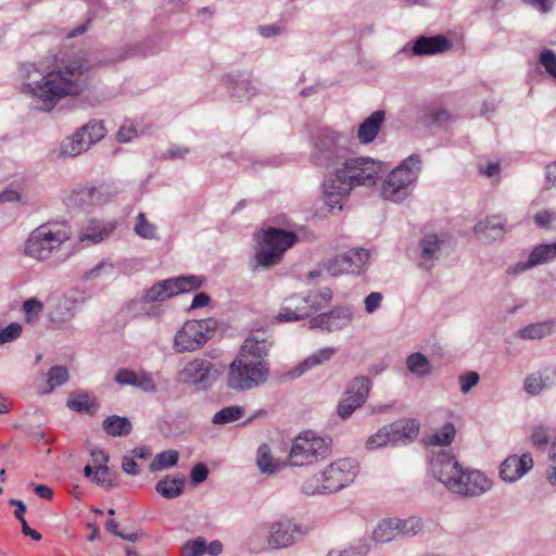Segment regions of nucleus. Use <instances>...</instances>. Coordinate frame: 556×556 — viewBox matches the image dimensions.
I'll return each mask as SVG.
<instances>
[{
	"label": "nucleus",
	"instance_id": "f257e3e1",
	"mask_svg": "<svg viewBox=\"0 0 556 556\" xmlns=\"http://www.w3.org/2000/svg\"><path fill=\"white\" fill-rule=\"evenodd\" d=\"M90 70L89 62L80 58L68 60L56 71L24 64L21 68L23 90L33 97L35 110L50 112L62 98L79 94L87 88Z\"/></svg>",
	"mask_w": 556,
	"mask_h": 556
},
{
	"label": "nucleus",
	"instance_id": "f03ea898",
	"mask_svg": "<svg viewBox=\"0 0 556 556\" xmlns=\"http://www.w3.org/2000/svg\"><path fill=\"white\" fill-rule=\"evenodd\" d=\"M431 471L451 492L477 496L490 489L489 479L478 470H465L454 455L440 450L432 454Z\"/></svg>",
	"mask_w": 556,
	"mask_h": 556
},
{
	"label": "nucleus",
	"instance_id": "7ed1b4c3",
	"mask_svg": "<svg viewBox=\"0 0 556 556\" xmlns=\"http://www.w3.org/2000/svg\"><path fill=\"white\" fill-rule=\"evenodd\" d=\"M386 172L384 165L370 157H349L337 173L328 175L325 186L331 194H349L354 187L376 185Z\"/></svg>",
	"mask_w": 556,
	"mask_h": 556
},
{
	"label": "nucleus",
	"instance_id": "20e7f679",
	"mask_svg": "<svg viewBox=\"0 0 556 556\" xmlns=\"http://www.w3.org/2000/svg\"><path fill=\"white\" fill-rule=\"evenodd\" d=\"M314 146L315 163L328 170L329 175L337 173L350 155L348 137L328 128L317 130Z\"/></svg>",
	"mask_w": 556,
	"mask_h": 556
},
{
	"label": "nucleus",
	"instance_id": "39448f33",
	"mask_svg": "<svg viewBox=\"0 0 556 556\" xmlns=\"http://www.w3.org/2000/svg\"><path fill=\"white\" fill-rule=\"evenodd\" d=\"M269 376V364L266 359H248L244 354L238 355L229 365L227 387L241 392L264 384Z\"/></svg>",
	"mask_w": 556,
	"mask_h": 556
},
{
	"label": "nucleus",
	"instance_id": "423d86ee",
	"mask_svg": "<svg viewBox=\"0 0 556 556\" xmlns=\"http://www.w3.org/2000/svg\"><path fill=\"white\" fill-rule=\"evenodd\" d=\"M70 238L66 225H41L26 240L25 254L38 261L49 260Z\"/></svg>",
	"mask_w": 556,
	"mask_h": 556
},
{
	"label": "nucleus",
	"instance_id": "0eeeda50",
	"mask_svg": "<svg viewBox=\"0 0 556 556\" xmlns=\"http://www.w3.org/2000/svg\"><path fill=\"white\" fill-rule=\"evenodd\" d=\"M331 445V438H323L313 431H304L293 441L289 453V463L292 466H305L323 460L330 456Z\"/></svg>",
	"mask_w": 556,
	"mask_h": 556
},
{
	"label": "nucleus",
	"instance_id": "6e6552de",
	"mask_svg": "<svg viewBox=\"0 0 556 556\" xmlns=\"http://www.w3.org/2000/svg\"><path fill=\"white\" fill-rule=\"evenodd\" d=\"M298 241L293 231L281 228H268L262 230L260 243L264 245L256 251L255 261L257 265L269 268L281 261L283 253Z\"/></svg>",
	"mask_w": 556,
	"mask_h": 556
},
{
	"label": "nucleus",
	"instance_id": "1a4fd4ad",
	"mask_svg": "<svg viewBox=\"0 0 556 556\" xmlns=\"http://www.w3.org/2000/svg\"><path fill=\"white\" fill-rule=\"evenodd\" d=\"M417 155L412 154L389 173L381 188L386 200L401 202L414 190L416 179Z\"/></svg>",
	"mask_w": 556,
	"mask_h": 556
},
{
	"label": "nucleus",
	"instance_id": "9d476101",
	"mask_svg": "<svg viewBox=\"0 0 556 556\" xmlns=\"http://www.w3.org/2000/svg\"><path fill=\"white\" fill-rule=\"evenodd\" d=\"M218 321L215 318L188 320L174 337L173 348L177 353L192 352L202 348L216 331Z\"/></svg>",
	"mask_w": 556,
	"mask_h": 556
},
{
	"label": "nucleus",
	"instance_id": "9b49d317",
	"mask_svg": "<svg viewBox=\"0 0 556 556\" xmlns=\"http://www.w3.org/2000/svg\"><path fill=\"white\" fill-rule=\"evenodd\" d=\"M106 129L104 122L91 119L79 127L74 135L66 137L60 147V155L74 157L87 151L92 144L105 137Z\"/></svg>",
	"mask_w": 556,
	"mask_h": 556
},
{
	"label": "nucleus",
	"instance_id": "f8f14e48",
	"mask_svg": "<svg viewBox=\"0 0 556 556\" xmlns=\"http://www.w3.org/2000/svg\"><path fill=\"white\" fill-rule=\"evenodd\" d=\"M359 472L358 463L354 458H341L332 462L321 471V486L326 492L333 493L352 483Z\"/></svg>",
	"mask_w": 556,
	"mask_h": 556
},
{
	"label": "nucleus",
	"instance_id": "ddd939ff",
	"mask_svg": "<svg viewBox=\"0 0 556 556\" xmlns=\"http://www.w3.org/2000/svg\"><path fill=\"white\" fill-rule=\"evenodd\" d=\"M302 534L301 526L292 519H279L268 525L266 541L269 548L280 549L293 545Z\"/></svg>",
	"mask_w": 556,
	"mask_h": 556
},
{
	"label": "nucleus",
	"instance_id": "4468645a",
	"mask_svg": "<svg viewBox=\"0 0 556 556\" xmlns=\"http://www.w3.org/2000/svg\"><path fill=\"white\" fill-rule=\"evenodd\" d=\"M213 364L203 358H195L188 362L185 367L178 371V380L186 384L198 386L207 389L214 380L212 376Z\"/></svg>",
	"mask_w": 556,
	"mask_h": 556
},
{
	"label": "nucleus",
	"instance_id": "2eb2a0df",
	"mask_svg": "<svg viewBox=\"0 0 556 556\" xmlns=\"http://www.w3.org/2000/svg\"><path fill=\"white\" fill-rule=\"evenodd\" d=\"M532 467L533 459L529 453H525L521 456L511 455L502 463L500 476L504 481L514 482Z\"/></svg>",
	"mask_w": 556,
	"mask_h": 556
},
{
	"label": "nucleus",
	"instance_id": "dca6fc26",
	"mask_svg": "<svg viewBox=\"0 0 556 556\" xmlns=\"http://www.w3.org/2000/svg\"><path fill=\"white\" fill-rule=\"evenodd\" d=\"M391 446L412 444L417 438V424L413 418H401L387 425Z\"/></svg>",
	"mask_w": 556,
	"mask_h": 556
},
{
	"label": "nucleus",
	"instance_id": "f3484780",
	"mask_svg": "<svg viewBox=\"0 0 556 556\" xmlns=\"http://www.w3.org/2000/svg\"><path fill=\"white\" fill-rule=\"evenodd\" d=\"M452 250V238L446 235H430L422 240L421 257L425 261L439 260Z\"/></svg>",
	"mask_w": 556,
	"mask_h": 556
},
{
	"label": "nucleus",
	"instance_id": "a211bd4d",
	"mask_svg": "<svg viewBox=\"0 0 556 556\" xmlns=\"http://www.w3.org/2000/svg\"><path fill=\"white\" fill-rule=\"evenodd\" d=\"M384 111L377 110L364 119L357 130V139L361 143L368 144L377 138L384 122Z\"/></svg>",
	"mask_w": 556,
	"mask_h": 556
},
{
	"label": "nucleus",
	"instance_id": "6ab92c4d",
	"mask_svg": "<svg viewBox=\"0 0 556 556\" xmlns=\"http://www.w3.org/2000/svg\"><path fill=\"white\" fill-rule=\"evenodd\" d=\"M224 81L230 97L233 99H250L256 94V87L242 74L227 75Z\"/></svg>",
	"mask_w": 556,
	"mask_h": 556
},
{
	"label": "nucleus",
	"instance_id": "aec40b11",
	"mask_svg": "<svg viewBox=\"0 0 556 556\" xmlns=\"http://www.w3.org/2000/svg\"><path fill=\"white\" fill-rule=\"evenodd\" d=\"M556 258V242L551 244L536 245L530 253L526 263H518L515 273H521L534 266L544 264Z\"/></svg>",
	"mask_w": 556,
	"mask_h": 556
},
{
	"label": "nucleus",
	"instance_id": "412c9836",
	"mask_svg": "<svg viewBox=\"0 0 556 556\" xmlns=\"http://www.w3.org/2000/svg\"><path fill=\"white\" fill-rule=\"evenodd\" d=\"M105 201L104 194L96 187H81L72 191L67 204L78 207L100 205Z\"/></svg>",
	"mask_w": 556,
	"mask_h": 556
},
{
	"label": "nucleus",
	"instance_id": "4be33fe9",
	"mask_svg": "<svg viewBox=\"0 0 556 556\" xmlns=\"http://www.w3.org/2000/svg\"><path fill=\"white\" fill-rule=\"evenodd\" d=\"M369 261V251L363 248L351 249L337 255V263L345 264V274H361Z\"/></svg>",
	"mask_w": 556,
	"mask_h": 556
},
{
	"label": "nucleus",
	"instance_id": "5701e85b",
	"mask_svg": "<svg viewBox=\"0 0 556 556\" xmlns=\"http://www.w3.org/2000/svg\"><path fill=\"white\" fill-rule=\"evenodd\" d=\"M473 231L479 240L486 243L502 238L505 228L500 217L491 216L477 224Z\"/></svg>",
	"mask_w": 556,
	"mask_h": 556
},
{
	"label": "nucleus",
	"instance_id": "b1692460",
	"mask_svg": "<svg viewBox=\"0 0 556 556\" xmlns=\"http://www.w3.org/2000/svg\"><path fill=\"white\" fill-rule=\"evenodd\" d=\"M70 380V372L65 366H52L46 376V380L38 386V393L47 395L52 393L56 388L62 387Z\"/></svg>",
	"mask_w": 556,
	"mask_h": 556
},
{
	"label": "nucleus",
	"instance_id": "393cba45",
	"mask_svg": "<svg viewBox=\"0 0 556 556\" xmlns=\"http://www.w3.org/2000/svg\"><path fill=\"white\" fill-rule=\"evenodd\" d=\"M336 353L333 348H324L309 355L302 362H300L296 366H294L289 372L288 376L292 379L301 377L304 372L309 370L311 368L320 365L321 363L329 361Z\"/></svg>",
	"mask_w": 556,
	"mask_h": 556
},
{
	"label": "nucleus",
	"instance_id": "a878e982",
	"mask_svg": "<svg viewBox=\"0 0 556 556\" xmlns=\"http://www.w3.org/2000/svg\"><path fill=\"white\" fill-rule=\"evenodd\" d=\"M185 484V475L178 472L174 476H166L163 479H161L155 485V491L167 500H173L182 494Z\"/></svg>",
	"mask_w": 556,
	"mask_h": 556
},
{
	"label": "nucleus",
	"instance_id": "bb28decb",
	"mask_svg": "<svg viewBox=\"0 0 556 556\" xmlns=\"http://www.w3.org/2000/svg\"><path fill=\"white\" fill-rule=\"evenodd\" d=\"M66 406L79 414H88L93 416L100 407L97 397L87 391H79L74 396L67 399Z\"/></svg>",
	"mask_w": 556,
	"mask_h": 556
},
{
	"label": "nucleus",
	"instance_id": "cd10ccee",
	"mask_svg": "<svg viewBox=\"0 0 556 556\" xmlns=\"http://www.w3.org/2000/svg\"><path fill=\"white\" fill-rule=\"evenodd\" d=\"M270 346L271 343L266 339H260L256 336H251L245 339L238 355L244 354L245 358L254 361L265 359Z\"/></svg>",
	"mask_w": 556,
	"mask_h": 556
},
{
	"label": "nucleus",
	"instance_id": "c85d7f7f",
	"mask_svg": "<svg viewBox=\"0 0 556 556\" xmlns=\"http://www.w3.org/2000/svg\"><path fill=\"white\" fill-rule=\"evenodd\" d=\"M556 331V321L544 320L535 324H530L518 331L517 337L522 340H540Z\"/></svg>",
	"mask_w": 556,
	"mask_h": 556
},
{
	"label": "nucleus",
	"instance_id": "c756f323",
	"mask_svg": "<svg viewBox=\"0 0 556 556\" xmlns=\"http://www.w3.org/2000/svg\"><path fill=\"white\" fill-rule=\"evenodd\" d=\"M148 52L149 47L147 42L129 43L117 48L113 52V55L110 59L102 61V63L115 64L117 62H123L128 59L144 56L148 54Z\"/></svg>",
	"mask_w": 556,
	"mask_h": 556
},
{
	"label": "nucleus",
	"instance_id": "7c9ffc66",
	"mask_svg": "<svg viewBox=\"0 0 556 556\" xmlns=\"http://www.w3.org/2000/svg\"><path fill=\"white\" fill-rule=\"evenodd\" d=\"M326 316L329 318L327 320V331H338L345 328L351 323L353 308L351 306H336L326 313Z\"/></svg>",
	"mask_w": 556,
	"mask_h": 556
},
{
	"label": "nucleus",
	"instance_id": "2f4dec72",
	"mask_svg": "<svg viewBox=\"0 0 556 556\" xmlns=\"http://www.w3.org/2000/svg\"><path fill=\"white\" fill-rule=\"evenodd\" d=\"M452 42L443 35L419 36V55L442 53L452 48Z\"/></svg>",
	"mask_w": 556,
	"mask_h": 556
},
{
	"label": "nucleus",
	"instance_id": "473e14b6",
	"mask_svg": "<svg viewBox=\"0 0 556 556\" xmlns=\"http://www.w3.org/2000/svg\"><path fill=\"white\" fill-rule=\"evenodd\" d=\"M102 428L111 437H126L132 430L130 420L117 415L106 417L102 422Z\"/></svg>",
	"mask_w": 556,
	"mask_h": 556
},
{
	"label": "nucleus",
	"instance_id": "72a5a7b5",
	"mask_svg": "<svg viewBox=\"0 0 556 556\" xmlns=\"http://www.w3.org/2000/svg\"><path fill=\"white\" fill-rule=\"evenodd\" d=\"M371 388V381L367 377H356L346 387L344 396H350L356 404H364Z\"/></svg>",
	"mask_w": 556,
	"mask_h": 556
},
{
	"label": "nucleus",
	"instance_id": "f704fd0d",
	"mask_svg": "<svg viewBox=\"0 0 556 556\" xmlns=\"http://www.w3.org/2000/svg\"><path fill=\"white\" fill-rule=\"evenodd\" d=\"M294 302H301V296L299 294H292L283 300V304L276 316V320L279 323H290V321H299L307 318L309 316L308 312H298L293 311L290 304H294Z\"/></svg>",
	"mask_w": 556,
	"mask_h": 556
},
{
	"label": "nucleus",
	"instance_id": "c9c22d12",
	"mask_svg": "<svg viewBox=\"0 0 556 556\" xmlns=\"http://www.w3.org/2000/svg\"><path fill=\"white\" fill-rule=\"evenodd\" d=\"M115 229V224H101L100 222H91L86 232L80 236V240H88L92 243H99L109 238Z\"/></svg>",
	"mask_w": 556,
	"mask_h": 556
},
{
	"label": "nucleus",
	"instance_id": "e433bc0d",
	"mask_svg": "<svg viewBox=\"0 0 556 556\" xmlns=\"http://www.w3.org/2000/svg\"><path fill=\"white\" fill-rule=\"evenodd\" d=\"M456 430L453 424L447 422L442 426L440 430L437 432L427 435L424 439V443L426 445L431 446H447L450 445L454 439H455Z\"/></svg>",
	"mask_w": 556,
	"mask_h": 556
},
{
	"label": "nucleus",
	"instance_id": "4c0bfd02",
	"mask_svg": "<svg viewBox=\"0 0 556 556\" xmlns=\"http://www.w3.org/2000/svg\"><path fill=\"white\" fill-rule=\"evenodd\" d=\"M173 290L174 289L169 279L159 281L147 290L144 295L146 302H163L169 298L175 296Z\"/></svg>",
	"mask_w": 556,
	"mask_h": 556
},
{
	"label": "nucleus",
	"instance_id": "58836bf2",
	"mask_svg": "<svg viewBox=\"0 0 556 556\" xmlns=\"http://www.w3.org/2000/svg\"><path fill=\"white\" fill-rule=\"evenodd\" d=\"M169 280L175 295L198 290L202 287L204 281V279L194 275L179 276L170 278Z\"/></svg>",
	"mask_w": 556,
	"mask_h": 556
},
{
	"label": "nucleus",
	"instance_id": "ea45409f",
	"mask_svg": "<svg viewBox=\"0 0 556 556\" xmlns=\"http://www.w3.org/2000/svg\"><path fill=\"white\" fill-rule=\"evenodd\" d=\"M179 459V453L175 450L164 451L159 453L154 459L150 463L149 469L151 472H156L170 468L177 465Z\"/></svg>",
	"mask_w": 556,
	"mask_h": 556
},
{
	"label": "nucleus",
	"instance_id": "a19ab883",
	"mask_svg": "<svg viewBox=\"0 0 556 556\" xmlns=\"http://www.w3.org/2000/svg\"><path fill=\"white\" fill-rule=\"evenodd\" d=\"M374 540L377 543H389L396 539V526L394 519L381 520L374 530Z\"/></svg>",
	"mask_w": 556,
	"mask_h": 556
},
{
	"label": "nucleus",
	"instance_id": "79ce46f5",
	"mask_svg": "<svg viewBox=\"0 0 556 556\" xmlns=\"http://www.w3.org/2000/svg\"><path fill=\"white\" fill-rule=\"evenodd\" d=\"M256 465L261 472L271 475L279 469V465L273 460L270 448L262 444L257 448Z\"/></svg>",
	"mask_w": 556,
	"mask_h": 556
},
{
	"label": "nucleus",
	"instance_id": "37998d69",
	"mask_svg": "<svg viewBox=\"0 0 556 556\" xmlns=\"http://www.w3.org/2000/svg\"><path fill=\"white\" fill-rule=\"evenodd\" d=\"M243 415L244 408L242 406H227L215 413L212 422L214 425H226L239 420Z\"/></svg>",
	"mask_w": 556,
	"mask_h": 556
},
{
	"label": "nucleus",
	"instance_id": "c03bdc74",
	"mask_svg": "<svg viewBox=\"0 0 556 556\" xmlns=\"http://www.w3.org/2000/svg\"><path fill=\"white\" fill-rule=\"evenodd\" d=\"M22 311L24 313V321L26 324L33 325L39 320L43 312V304L38 299L30 298L24 301Z\"/></svg>",
	"mask_w": 556,
	"mask_h": 556
},
{
	"label": "nucleus",
	"instance_id": "a18cd8bd",
	"mask_svg": "<svg viewBox=\"0 0 556 556\" xmlns=\"http://www.w3.org/2000/svg\"><path fill=\"white\" fill-rule=\"evenodd\" d=\"M388 445H391V439L387 425L381 427L376 433L368 437L365 442V447L368 451L382 448Z\"/></svg>",
	"mask_w": 556,
	"mask_h": 556
},
{
	"label": "nucleus",
	"instance_id": "49530a36",
	"mask_svg": "<svg viewBox=\"0 0 556 556\" xmlns=\"http://www.w3.org/2000/svg\"><path fill=\"white\" fill-rule=\"evenodd\" d=\"M137 236L143 239H155L157 228L154 224L148 222L144 213H139L134 228Z\"/></svg>",
	"mask_w": 556,
	"mask_h": 556
},
{
	"label": "nucleus",
	"instance_id": "de8ad7c7",
	"mask_svg": "<svg viewBox=\"0 0 556 556\" xmlns=\"http://www.w3.org/2000/svg\"><path fill=\"white\" fill-rule=\"evenodd\" d=\"M548 377H544L541 372H534L529 375L525 380V390L531 394H539L544 388H547Z\"/></svg>",
	"mask_w": 556,
	"mask_h": 556
},
{
	"label": "nucleus",
	"instance_id": "09e8293b",
	"mask_svg": "<svg viewBox=\"0 0 556 556\" xmlns=\"http://www.w3.org/2000/svg\"><path fill=\"white\" fill-rule=\"evenodd\" d=\"M206 552V541L204 538L189 540L182 545L181 556H203Z\"/></svg>",
	"mask_w": 556,
	"mask_h": 556
},
{
	"label": "nucleus",
	"instance_id": "8fccbe9b",
	"mask_svg": "<svg viewBox=\"0 0 556 556\" xmlns=\"http://www.w3.org/2000/svg\"><path fill=\"white\" fill-rule=\"evenodd\" d=\"M92 481L98 485H102L108 489H112L116 485L112 478L111 470L106 465L96 466V471L94 476L92 477Z\"/></svg>",
	"mask_w": 556,
	"mask_h": 556
},
{
	"label": "nucleus",
	"instance_id": "3c124183",
	"mask_svg": "<svg viewBox=\"0 0 556 556\" xmlns=\"http://www.w3.org/2000/svg\"><path fill=\"white\" fill-rule=\"evenodd\" d=\"M22 332L23 327L20 323H11L4 328H0V346L16 341Z\"/></svg>",
	"mask_w": 556,
	"mask_h": 556
},
{
	"label": "nucleus",
	"instance_id": "603ef678",
	"mask_svg": "<svg viewBox=\"0 0 556 556\" xmlns=\"http://www.w3.org/2000/svg\"><path fill=\"white\" fill-rule=\"evenodd\" d=\"M394 523L396 526V538L399 535H415L417 528V520L414 517L406 519L395 518Z\"/></svg>",
	"mask_w": 556,
	"mask_h": 556
},
{
	"label": "nucleus",
	"instance_id": "864d4df0",
	"mask_svg": "<svg viewBox=\"0 0 556 556\" xmlns=\"http://www.w3.org/2000/svg\"><path fill=\"white\" fill-rule=\"evenodd\" d=\"M424 119L428 125L443 126L451 119V115L446 110L438 109L425 114Z\"/></svg>",
	"mask_w": 556,
	"mask_h": 556
},
{
	"label": "nucleus",
	"instance_id": "5fc2aeb1",
	"mask_svg": "<svg viewBox=\"0 0 556 556\" xmlns=\"http://www.w3.org/2000/svg\"><path fill=\"white\" fill-rule=\"evenodd\" d=\"M323 477L321 473L312 476L311 478L306 479L302 484V491L306 495H315L326 492L323 486Z\"/></svg>",
	"mask_w": 556,
	"mask_h": 556
},
{
	"label": "nucleus",
	"instance_id": "6e6d98bb",
	"mask_svg": "<svg viewBox=\"0 0 556 556\" xmlns=\"http://www.w3.org/2000/svg\"><path fill=\"white\" fill-rule=\"evenodd\" d=\"M113 264L106 261L98 263L90 270L86 271L83 276L85 280H93L102 275H110L113 271Z\"/></svg>",
	"mask_w": 556,
	"mask_h": 556
},
{
	"label": "nucleus",
	"instance_id": "4d7b16f0",
	"mask_svg": "<svg viewBox=\"0 0 556 556\" xmlns=\"http://www.w3.org/2000/svg\"><path fill=\"white\" fill-rule=\"evenodd\" d=\"M540 63L544 66L545 71L556 78V53L549 49H544L540 54Z\"/></svg>",
	"mask_w": 556,
	"mask_h": 556
},
{
	"label": "nucleus",
	"instance_id": "13d9d810",
	"mask_svg": "<svg viewBox=\"0 0 556 556\" xmlns=\"http://www.w3.org/2000/svg\"><path fill=\"white\" fill-rule=\"evenodd\" d=\"M208 477V468L204 463L195 464L190 471V483L198 485L204 482Z\"/></svg>",
	"mask_w": 556,
	"mask_h": 556
},
{
	"label": "nucleus",
	"instance_id": "bf43d9fd",
	"mask_svg": "<svg viewBox=\"0 0 556 556\" xmlns=\"http://www.w3.org/2000/svg\"><path fill=\"white\" fill-rule=\"evenodd\" d=\"M363 404H356V401L350 396H344V399L339 403L337 407L338 415L345 419L349 418L354 410L362 406Z\"/></svg>",
	"mask_w": 556,
	"mask_h": 556
},
{
	"label": "nucleus",
	"instance_id": "052dcab7",
	"mask_svg": "<svg viewBox=\"0 0 556 556\" xmlns=\"http://www.w3.org/2000/svg\"><path fill=\"white\" fill-rule=\"evenodd\" d=\"M530 439L531 443L536 447L546 446L549 442L548 430L542 426L534 427Z\"/></svg>",
	"mask_w": 556,
	"mask_h": 556
},
{
	"label": "nucleus",
	"instance_id": "680f3d73",
	"mask_svg": "<svg viewBox=\"0 0 556 556\" xmlns=\"http://www.w3.org/2000/svg\"><path fill=\"white\" fill-rule=\"evenodd\" d=\"M137 377L135 371L130 369H119L115 375V381L121 386H131L135 387L137 383Z\"/></svg>",
	"mask_w": 556,
	"mask_h": 556
},
{
	"label": "nucleus",
	"instance_id": "e2e57ef3",
	"mask_svg": "<svg viewBox=\"0 0 556 556\" xmlns=\"http://www.w3.org/2000/svg\"><path fill=\"white\" fill-rule=\"evenodd\" d=\"M137 135H138V132H137V128L135 127V125L125 123V124L121 125V127L117 131L116 138L119 142L127 143L132 138L137 137Z\"/></svg>",
	"mask_w": 556,
	"mask_h": 556
},
{
	"label": "nucleus",
	"instance_id": "0e129e2a",
	"mask_svg": "<svg viewBox=\"0 0 556 556\" xmlns=\"http://www.w3.org/2000/svg\"><path fill=\"white\" fill-rule=\"evenodd\" d=\"M383 296L380 292H371L369 293L364 301L365 311L368 314L375 313L381 305Z\"/></svg>",
	"mask_w": 556,
	"mask_h": 556
},
{
	"label": "nucleus",
	"instance_id": "69168bd1",
	"mask_svg": "<svg viewBox=\"0 0 556 556\" xmlns=\"http://www.w3.org/2000/svg\"><path fill=\"white\" fill-rule=\"evenodd\" d=\"M479 374L476 371H469L459 377L460 390L463 393H467L472 387L479 382Z\"/></svg>",
	"mask_w": 556,
	"mask_h": 556
},
{
	"label": "nucleus",
	"instance_id": "338daca9",
	"mask_svg": "<svg viewBox=\"0 0 556 556\" xmlns=\"http://www.w3.org/2000/svg\"><path fill=\"white\" fill-rule=\"evenodd\" d=\"M135 387L140 388L144 392H155L156 391L155 382L149 375H147L144 372L138 375L137 383L135 384Z\"/></svg>",
	"mask_w": 556,
	"mask_h": 556
},
{
	"label": "nucleus",
	"instance_id": "774afa93",
	"mask_svg": "<svg viewBox=\"0 0 556 556\" xmlns=\"http://www.w3.org/2000/svg\"><path fill=\"white\" fill-rule=\"evenodd\" d=\"M367 548L365 546L351 547L349 549H332L326 556H365Z\"/></svg>",
	"mask_w": 556,
	"mask_h": 556
}]
</instances>
